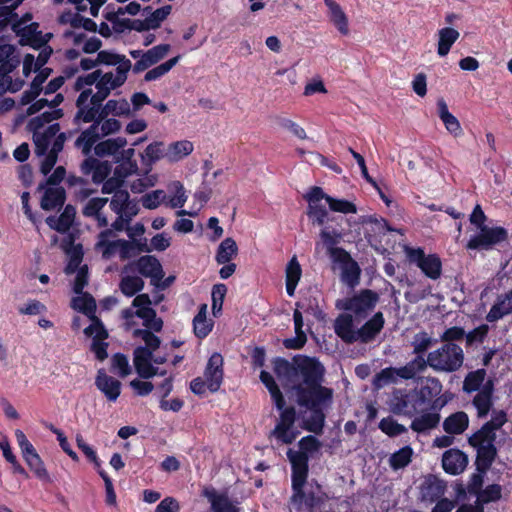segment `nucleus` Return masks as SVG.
Here are the masks:
<instances>
[{
    "label": "nucleus",
    "mask_w": 512,
    "mask_h": 512,
    "mask_svg": "<svg viewBox=\"0 0 512 512\" xmlns=\"http://www.w3.org/2000/svg\"><path fill=\"white\" fill-rule=\"evenodd\" d=\"M127 140L124 137L107 139L94 146V152L99 157L116 154L119 149L125 147Z\"/></svg>",
    "instance_id": "42"
},
{
    "label": "nucleus",
    "mask_w": 512,
    "mask_h": 512,
    "mask_svg": "<svg viewBox=\"0 0 512 512\" xmlns=\"http://www.w3.org/2000/svg\"><path fill=\"white\" fill-rule=\"evenodd\" d=\"M165 151L163 142H153L146 147L143 159L151 165L162 158L166 159Z\"/></svg>",
    "instance_id": "54"
},
{
    "label": "nucleus",
    "mask_w": 512,
    "mask_h": 512,
    "mask_svg": "<svg viewBox=\"0 0 512 512\" xmlns=\"http://www.w3.org/2000/svg\"><path fill=\"white\" fill-rule=\"evenodd\" d=\"M446 488V483L443 480L431 475L423 484L422 499L429 503L436 502L445 494Z\"/></svg>",
    "instance_id": "30"
},
{
    "label": "nucleus",
    "mask_w": 512,
    "mask_h": 512,
    "mask_svg": "<svg viewBox=\"0 0 512 512\" xmlns=\"http://www.w3.org/2000/svg\"><path fill=\"white\" fill-rule=\"evenodd\" d=\"M502 496V488L498 484L488 485L485 489H483L477 497L475 501V505H481L498 501Z\"/></svg>",
    "instance_id": "49"
},
{
    "label": "nucleus",
    "mask_w": 512,
    "mask_h": 512,
    "mask_svg": "<svg viewBox=\"0 0 512 512\" xmlns=\"http://www.w3.org/2000/svg\"><path fill=\"white\" fill-rule=\"evenodd\" d=\"M413 450L405 446L394 452L389 458V465L393 470H399L409 465L412 460Z\"/></svg>",
    "instance_id": "48"
},
{
    "label": "nucleus",
    "mask_w": 512,
    "mask_h": 512,
    "mask_svg": "<svg viewBox=\"0 0 512 512\" xmlns=\"http://www.w3.org/2000/svg\"><path fill=\"white\" fill-rule=\"evenodd\" d=\"M297 403L307 409L327 410L333 402V389L322 386L321 383L304 387L302 384L294 386Z\"/></svg>",
    "instance_id": "7"
},
{
    "label": "nucleus",
    "mask_w": 512,
    "mask_h": 512,
    "mask_svg": "<svg viewBox=\"0 0 512 512\" xmlns=\"http://www.w3.org/2000/svg\"><path fill=\"white\" fill-rule=\"evenodd\" d=\"M99 139L100 133L98 124L90 125L78 136L75 141V147L80 149L85 156H88Z\"/></svg>",
    "instance_id": "33"
},
{
    "label": "nucleus",
    "mask_w": 512,
    "mask_h": 512,
    "mask_svg": "<svg viewBox=\"0 0 512 512\" xmlns=\"http://www.w3.org/2000/svg\"><path fill=\"white\" fill-rule=\"evenodd\" d=\"M129 199L130 194L127 190L116 191L110 199V208L115 213H121Z\"/></svg>",
    "instance_id": "64"
},
{
    "label": "nucleus",
    "mask_w": 512,
    "mask_h": 512,
    "mask_svg": "<svg viewBox=\"0 0 512 512\" xmlns=\"http://www.w3.org/2000/svg\"><path fill=\"white\" fill-rule=\"evenodd\" d=\"M327 194L324 193L323 189L318 186H313L309 192L304 196L308 202L307 215L312 219L313 224L324 226L329 221L335 219L328 216V211L325 204L321 201H326Z\"/></svg>",
    "instance_id": "15"
},
{
    "label": "nucleus",
    "mask_w": 512,
    "mask_h": 512,
    "mask_svg": "<svg viewBox=\"0 0 512 512\" xmlns=\"http://www.w3.org/2000/svg\"><path fill=\"white\" fill-rule=\"evenodd\" d=\"M203 495L210 502L213 512H239L238 507L226 494H220L214 488H206Z\"/></svg>",
    "instance_id": "28"
},
{
    "label": "nucleus",
    "mask_w": 512,
    "mask_h": 512,
    "mask_svg": "<svg viewBox=\"0 0 512 512\" xmlns=\"http://www.w3.org/2000/svg\"><path fill=\"white\" fill-rule=\"evenodd\" d=\"M388 405L393 414L413 419L427 412L420 403L415 389L394 390Z\"/></svg>",
    "instance_id": "8"
},
{
    "label": "nucleus",
    "mask_w": 512,
    "mask_h": 512,
    "mask_svg": "<svg viewBox=\"0 0 512 512\" xmlns=\"http://www.w3.org/2000/svg\"><path fill=\"white\" fill-rule=\"evenodd\" d=\"M287 457L292 467V490H296L307 481L309 457L304 452L292 449L287 451Z\"/></svg>",
    "instance_id": "18"
},
{
    "label": "nucleus",
    "mask_w": 512,
    "mask_h": 512,
    "mask_svg": "<svg viewBox=\"0 0 512 512\" xmlns=\"http://www.w3.org/2000/svg\"><path fill=\"white\" fill-rule=\"evenodd\" d=\"M487 372L485 369H477L469 372L463 381L462 390L465 393L471 394L473 392H479L485 384Z\"/></svg>",
    "instance_id": "39"
},
{
    "label": "nucleus",
    "mask_w": 512,
    "mask_h": 512,
    "mask_svg": "<svg viewBox=\"0 0 512 512\" xmlns=\"http://www.w3.org/2000/svg\"><path fill=\"white\" fill-rule=\"evenodd\" d=\"M238 254V246L235 240L231 237L224 239L216 253V262L218 264H226L229 263L234 257Z\"/></svg>",
    "instance_id": "43"
},
{
    "label": "nucleus",
    "mask_w": 512,
    "mask_h": 512,
    "mask_svg": "<svg viewBox=\"0 0 512 512\" xmlns=\"http://www.w3.org/2000/svg\"><path fill=\"white\" fill-rule=\"evenodd\" d=\"M193 143L188 140H181L171 143L166 151V159L173 163L182 160L184 157L190 155L193 152Z\"/></svg>",
    "instance_id": "37"
},
{
    "label": "nucleus",
    "mask_w": 512,
    "mask_h": 512,
    "mask_svg": "<svg viewBox=\"0 0 512 512\" xmlns=\"http://www.w3.org/2000/svg\"><path fill=\"white\" fill-rule=\"evenodd\" d=\"M75 214V208L72 205H67L59 217L50 216L46 219V223L50 228L64 233L72 226Z\"/></svg>",
    "instance_id": "35"
},
{
    "label": "nucleus",
    "mask_w": 512,
    "mask_h": 512,
    "mask_svg": "<svg viewBox=\"0 0 512 512\" xmlns=\"http://www.w3.org/2000/svg\"><path fill=\"white\" fill-rule=\"evenodd\" d=\"M385 324L382 312H377L371 319L366 321L359 329H357V342L367 344L372 342L381 332Z\"/></svg>",
    "instance_id": "23"
},
{
    "label": "nucleus",
    "mask_w": 512,
    "mask_h": 512,
    "mask_svg": "<svg viewBox=\"0 0 512 512\" xmlns=\"http://www.w3.org/2000/svg\"><path fill=\"white\" fill-rule=\"evenodd\" d=\"M108 198H91L83 208V215L86 217H93L99 227H106L108 220L106 216L101 213L102 208L107 204Z\"/></svg>",
    "instance_id": "34"
},
{
    "label": "nucleus",
    "mask_w": 512,
    "mask_h": 512,
    "mask_svg": "<svg viewBox=\"0 0 512 512\" xmlns=\"http://www.w3.org/2000/svg\"><path fill=\"white\" fill-rule=\"evenodd\" d=\"M96 387L104 393L109 401H116L121 392V382L109 375L103 370H99L96 380Z\"/></svg>",
    "instance_id": "27"
},
{
    "label": "nucleus",
    "mask_w": 512,
    "mask_h": 512,
    "mask_svg": "<svg viewBox=\"0 0 512 512\" xmlns=\"http://www.w3.org/2000/svg\"><path fill=\"white\" fill-rule=\"evenodd\" d=\"M79 296L73 298L72 307L75 310H78L85 315H87L90 319L95 318L96 311V301L89 293L78 294Z\"/></svg>",
    "instance_id": "45"
},
{
    "label": "nucleus",
    "mask_w": 512,
    "mask_h": 512,
    "mask_svg": "<svg viewBox=\"0 0 512 512\" xmlns=\"http://www.w3.org/2000/svg\"><path fill=\"white\" fill-rule=\"evenodd\" d=\"M276 121L281 128L290 131L295 137L302 140L307 139L305 129L291 119L278 117Z\"/></svg>",
    "instance_id": "59"
},
{
    "label": "nucleus",
    "mask_w": 512,
    "mask_h": 512,
    "mask_svg": "<svg viewBox=\"0 0 512 512\" xmlns=\"http://www.w3.org/2000/svg\"><path fill=\"white\" fill-rule=\"evenodd\" d=\"M29 468L35 473V475L41 480H49L47 470L44 467L43 461L39 454L32 455L24 459Z\"/></svg>",
    "instance_id": "61"
},
{
    "label": "nucleus",
    "mask_w": 512,
    "mask_h": 512,
    "mask_svg": "<svg viewBox=\"0 0 512 512\" xmlns=\"http://www.w3.org/2000/svg\"><path fill=\"white\" fill-rule=\"evenodd\" d=\"M51 72L52 69L44 68L37 73L30 84V88L23 92L20 99V105H28L40 95L41 91L43 90L42 85L50 76Z\"/></svg>",
    "instance_id": "29"
},
{
    "label": "nucleus",
    "mask_w": 512,
    "mask_h": 512,
    "mask_svg": "<svg viewBox=\"0 0 512 512\" xmlns=\"http://www.w3.org/2000/svg\"><path fill=\"white\" fill-rule=\"evenodd\" d=\"M293 362L296 364V376L298 374L302 376L304 387L322 382L325 369L318 360L307 356H296Z\"/></svg>",
    "instance_id": "16"
},
{
    "label": "nucleus",
    "mask_w": 512,
    "mask_h": 512,
    "mask_svg": "<svg viewBox=\"0 0 512 512\" xmlns=\"http://www.w3.org/2000/svg\"><path fill=\"white\" fill-rule=\"evenodd\" d=\"M292 491L291 503L298 509L305 505L309 512H317L326 499V494L318 483H305Z\"/></svg>",
    "instance_id": "12"
},
{
    "label": "nucleus",
    "mask_w": 512,
    "mask_h": 512,
    "mask_svg": "<svg viewBox=\"0 0 512 512\" xmlns=\"http://www.w3.org/2000/svg\"><path fill=\"white\" fill-rule=\"evenodd\" d=\"M467 464L468 458L466 454L458 449H449L443 454V469L451 475H458L462 473Z\"/></svg>",
    "instance_id": "25"
},
{
    "label": "nucleus",
    "mask_w": 512,
    "mask_h": 512,
    "mask_svg": "<svg viewBox=\"0 0 512 512\" xmlns=\"http://www.w3.org/2000/svg\"><path fill=\"white\" fill-rule=\"evenodd\" d=\"M322 244L326 247L327 252L336 247L342 238V232L332 226H325L320 232Z\"/></svg>",
    "instance_id": "50"
},
{
    "label": "nucleus",
    "mask_w": 512,
    "mask_h": 512,
    "mask_svg": "<svg viewBox=\"0 0 512 512\" xmlns=\"http://www.w3.org/2000/svg\"><path fill=\"white\" fill-rule=\"evenodd\" d=\"M170 48L171 46L169 44H160L144 51L142 59L137 60L131 69L135 74L147 70L149 67L162 60L168 54Z\"/></svg>",
    "instance_id": "22"
},
{
    "label": "nucleus",
    "mask_w": 512,
    "mask_h": 512,
    "mask_svg": "<svg viewBox=\"0 0 512 512\" xmlns=\"http://www.w3.org/2000/svg\"><path fill=\"white\" fill-rule=\"evenodd\" d=\"M311 413L303 421V428L316 435H321L325 426L326 413L323 409H308Z\"/></svg>",
    "instance_id": "40"
},
{
    "label": "nucleus",
    "mask_w": 512,
    "mask_h": 512,
    "mask_svg": "<svg viewBox=\"0 0 512 512\" xmlns=\"http://www.w3.org/2000/svg\"><path fill=\"white\" fill-rule=\"evenodd\" d=\"M98 62L104 65H117L115 75L113 72H107L97 82L98 85L108 87L110 90L121 87L126 82L128 72L132 68L131 61L124 55L108 50L98 52Z\"/></svg>",
    "instance_id": "6"
},
{
    "label": "nucleus",
    "mask_w": 512,
    "mask_h": 512,
    "mask_svg": "<svg viewBox=\"0 0 512 512\" xmlns=\"http://www.w3.org/2000/svg\"><path fill=\"white\" fill-rule=\"evenodd\" d=\"M360 277V268L355 261L349 263L343 269L342 272V281L345 282L348 286L354 287L358 284Z\"/></svg>",
    "instance_id": "60"
},
{
    "label": "nucleus",
    "mask_w": 512,
    "mask_h": 512,
    "mask_svg": "<svg viewBox=\"0 0 512 512\" xmlns=\"http://www.w3.org/2000/svg\"><path fill=\"white\" fill-rule=\"evenodd\" d=\"M260 380L268 389L276 408L281 411L276 426L270 432V437H274L280 443L291 444L298 435V432L293 429L296 421V410L294 407L285 408V399L282 392L269 372L261 371Z\"/></svg>",
    "instance_id": "2"
},
{
    "label": "nucleus",
    "mask_w": 512,
    "mask_h": 512,
    "mask_svg": "<svg viewBox=\"0 0 512 512\" xmlns=\"http://www.w3.org/2000/svg\"><path fill=\"white\" fill-rule=\"evenodd\" d=\"M66 133L60 132V124L54 123L43 129L41 133L33 135L35 154L43 156L40 171L48 175L58 160V154L63 150Z\"/></svg>",
    "instance_id": "4"
},
{
    "label": "nucleus",
    "mask_w": 512,
    "mask_h": 512,
    "mask_svg": "<svg viewBox=\"0 0 512 512\" xmlns=\"http://www.w3.org/2000/svg\"><path fill=\"white\" fill-rule=\"evenodd\" d=\"M44 194L41 199V208L45 211H51L61 208L66 200V192L63 187L44 188Z\"/></svg>",
    "instance_id": "31"
},
{
    "label": "nucleus",
    "mask_w": 512,
    "mask_h": 512,
    "mask_svg": "<svg viewBox=\"0 0 512 512\" xmlns=\"http://www.w3.org/2000/svg\"><path fill=\"white\" fill-rule=\"evenodd\" d=\"M138 272L141 276L149 278L151 285L158 287L160 281L163 280L165 273L160 261L152 255H144L137 260L125 265L122 273Z\"/></svg>",
    "instance_id": "13"
},
{
    "label": "nucleus",
    "mask_w": 512,
    "mask_h": 512,
    "mask_svg": "<svg viewBox=\"0 0 512 512\" xmlns=\"http://www.w3.org/2000/svg\"><path fill=\"white\" fill-rule=\"evenodd\" d=\"M468 425V415L463 411H458L451 414L444 420L443 429L450 435H458L462 434L468 428Z\"/></svg>",
    "instance_id": "36"
},
{
    "label": "nucleus",
    "mask_w": 512,
    "mask_h": 512,
    "mask_svg": "<svg viewBox=\"0 0 512 512\" xmlns=\"http://www.w3.org/2000/svg\"><path fill=\"white\" fill-rule=\"evenodd\" d=\"M334 331L345 343L352 344L357 342V329L354 328L352 314H340L334 321Z\"/></svg>",
    "instance_id": "24"
},
{
    "label": "nucleus",
    "mask_w": 512,
    "mask_h": 512,
    "mask_svg": "<svg viewBox=\"0 0 512 512\" xmlns=\"http://www.w3.org/2000/svg\"><path fill=\"white\" fill-rule=\"evenodd\" d=\"M415 359L422 361L420 373L424 372L428 366L436 372L452 373L463 366L464 351L455 343H444L429 352L426 359L423 356H416Z\"/></svg>",
    "instance_id": "5"
},
{
    "label": "nucleus",
    "mask_w": 512,
    "mask_h": 512,
    "mask_svg": "<svg viewBox=\"0 0 512 512\" xmlns=\"http://www.w3.org/2000/svg\"><path fill=\"white\" fill-rule=\"evenodd\" d=\"M134 336L141 338L145 342V346L142 347L149 348L152 354L160 347V338L149 330L136 329L134 331Z\"/></svg>",
    "instance_id": "56"
},
{
    "label": "nucleus",
    "mask_w": 512,
    "mask_h": 512,
    "mask_svg": "<svg viewBox=\"0 0 512 512\" xmlns=\"http://www.w3.org/2000/svg\"><path fill=\"white\" fill-rule=\"evenodd\" d=\"M172 6L165 5L161 8L156 9L148 17H146L147 21L150 24L152 29H157L160 27L161 23L169 16L171 13Z\"/></svg>",
    "instance_id": "62"
},
{
    "label": "nucleus",
    "mask_w": 512,
    "mask_h": 512,
    "mask_svg": "<svg viewBox=\"0 0 512 512\" xmlns=\"http://www.w3.org/2000/svg\"><path fill=\"white\" fill-rule=\"evenodd\" d=\"M179 60H180V55L175 56V57L169 59L168 61L154 67L153 69L149 70L145 74L144 80L145 81H154L156 79H159L160 77H162L163 75L168 73L178 63Z\"/></svg>",
    "instance_id": "51"
},
{
    "label": "nucleus",
    "mask_w": 512,
    "mask_h": 512,
    "mask_svg": "<svg viewBox=\"0 0 512 512\" xmlns=\"http://www.w3.org/2000/svg\"><path fill=\"white\" fill-rule=\"evenodd\" d=\"M509 314H512V289L497 296L486 315V320L490 323L496 322Z\"/></svg>",
    "instance_id": "26"
},
{
    "label": "nucleus",
    "mask_w": 512,
    "mask_h": 512,
    "mask_svg": "<svg viewBox=\"0 0 512 512\" xmlns=\"http://www.w3.org/2000/svg\"><path fill=\"white\" fill-rule=\"evenodd\" d=\"M507 422V414L503 410H493L491 419L469 438V444L477 450V461L485 468H489L497 456L494 445L496 431Z\"/></svg>",
    "instance_id": "3"
},
{
    "label": "nucleus",
    "mask_w": 512,
    "mask_h": 512,
    "mask_svg": "<svg viewBox=\"0 0 512 512\" xmlns=\"http://www.w3.org/2000/svg\"><path fill=\"white\" fill-rule=\"evenodd\" d=\"M431 345L432 338L426 332H419L413 337V353L417 356H422V354L427 351Z\"/></svg>",
    "instance_id": "57"
},
{
    "label": "nucleus",
    "mask_w": 512,
    "mask_h": 512,
    "mask_svg": "<svg viewBox=\"0 0 512 512\" xmlns=\"http://www.w3.org/2000/svg\"><path fill=\"white\" fill-rule=\"evenodd\" d=\"M379 428L389 437H395L407 432V428L392 417L383 418L379 423Z\"/></svg>",
    "instance_id": "52"
},
{
    "label": "nucleus",
    "mask_w": 512,
    "mask_h": 512,
    "mask_svg": "<svg viewBox=\"0 0 512 512\" xmlns=\"http://www.w3.org/2000/svg\"><path fill=\"white\" fill-rule=\"evenodd\" d=\"M378 300L379 296L376 292L364 289L352 297L338 300L336 307L352 312L355 319H364L375 308Z\"/></svg>",
    "instance_id": "9"
},
{
    "label": "nucleus",
    "mask_w": 512,
    "mask_h": 512,
    "mask_svg": "<svg viewBox=\"0 0 512 512\" xmlns=\"http://www.w3.org/2000/svg\"><path fill=\"white\" fill-rule=\"evenodd\" d=\"M103 120L110 114L114 116H123L130 114V104L126 99L109 100L102 106Z\"/></svg>",
    "instance_id": "46"
},
{
    "label": "nucleus",
    "mask_w": 512,
    "mask_h": 512,
    "mask_svg": "<svg viewBox=\"0 0 512 512\" xmlns=\"http://www.w3.org/2000/svg\"><path fill=\"white\" fill-rule=\"evenodd\" d=\"M91 320L93 323L85 328V335L93 337V341H103L106 339L108 337V333L101 321L97 317Z\"/></svg>",
    "instance_id": "58"
},
{
    "label": "nucleus",
    "mask_w": 512,
    "mask_h": 512,
    "mask_svg": "<svg viewBox=\"0 0 512 512\" xmlns=\"http://www.w3.org/2000/svg\"><path fill=\"white\" fill-rule=\"evenodd\" d=\"M125 274L120 280L119 289L125 296L132 297L144 288L145 283L140 276Z\"/></svg>",
    "instance_id": "44"
},
{
    "label": "nucleus",
    "mask_w": 512,
    "mask_h": 512,
    "mask_svg": "<svg viewBox=\"0 0 512 512\" xmlns=\"http://www.w3.org/2000/svg\"><path fill=\"white\" fill-rule=\"evenodd\" d=\"M153 354L149 348L137 347L133 352V363L137 374L150 379L158 374V368L152 365Z\"/></svg>",
    "instance_id": "20"
},
{
    "label": "nucleus",
    "mask_w": 512,
    "mask_h": 512,
    "mask_svg": "<svg viewBox=\"0 0 512 512\" xmlns=\"http://www.w3.org/2000/svg\"><path fill=\"white\" fill-rule=\"evenodd\" d=\"M112 368L117 370L120 377H126L131 373V367L126 355L116 353L112 357Z\"/></svg>",
    "instance_id": "63"
},
{
    "label": "nucleus",
    "mask_w": 512,
    "mask_h": 512,
    "mask_svg": "<svg viewBox=\"0 0 512 512\" xmlns=\"http://www.w3.org/2000/svg\"><path fill=\"white\" fill-rule=\"evenodd\" d=\"M223 357L219 353H214L208 360L204 376L207 382V388L211 392H217L223 381Z\"/></svg>",
    "instance_id": "19"
},
{
    "label": "nucleus",
    "mask_w": 512,
    "mask_h": 512,
    "mask_svg": "<svg viewBox=\"0 0 512 512\" xmlns=\"http://www.w3.org/2000/svg\"><path fill=\"white\" fill-rule=\"evenodd\" d=\"M494 382L487 379L481 390L474 396L472 405L477 411L478 418H485L493 406Z\"/></svg>",
    "instance_id": "21"
},
{
    "label": "nucleus",
    "mask_w": 512,
    "mask_h": 512,
    "mask_svg": "<svg viewBox=\"0 0 512 512\" xmlns=\"http://www.w3.org/2000/svg\"><path fill=\"white\" fill-rule=\"evenodd\" d=\"M326 203L329 205V208L335 212H341L344 214L357 212L356 206L347 200L335 199L327 195Z\"/></svg>",
    "instance_id": "55"
},
{
    "label": "nucleus",
    "mask_w": 512,
    "mask_h": 512,
    "mask_svg": "<svg viewBox=\"0 0 512 512\" xmlns=\"http://www.w3.org/2000/svg\"><path fill=\"white\" fill-rule=\"evenodd\" d=\"M414 389L427 412L413 419L410 428L419 434L426 433L436 428L441 420L439 412L446 403L439 398L442 383L436 377H427L420 388Z\"/></svg>",
    "instance_id": "1"
},
{
    "label": "nucleus",
    "mask_w": 512,
    "mask_h": 512,
    "mask_svg": "<svg viewBox=\"0 0 512 512\" xmlns=\"http://www.w3.org/2000/svg\"><path fill=\"white\" fill-rule=\"evenodd\" d=\"M96 89L97 92L92 95L90 104L84 102L82 105L76 106L77 112L74 117L76 124L83 122L92 123L91 125L98 124L99 126L103 121L102 103L110 95L112 90L98 84H96Z\"/></svg>",
    "instance_id": "10"
},
{
    "label": "nucleus",
    "mask_w": 512,
    "mask_h": 512,
    "mask_svg": "<svg viewBox=\"0 0 512 512\" xmlns=\"http://www.w3.org/2000/svg\"><path fill=\"white\" fill-rule=\"evenodd\" d=\"M407 257L411 263L416 264L421 271L429 278L436 280L441 276L442 263L434 254L425 255L421 248H409Z\"/></svg>",
    "instance_id": "17"
},
{
    "label": "nucleus",
    "mask_w": 512,
    "mask_h": 512,
    "mask_svg": "<svg viewBox=\"0 0 512 512\" xmlns=\"http://www.w3.org/2000/svg\"><path fill=\"white\" fill-rule=\"evenodd\" d=\"M422 361L415 358L406 363V365L395 368L387 367L382 369L373 378V386L376 389H381L389 384L396 383L398 379L410 380L414 379L419 374V368Z\"/></svg>",
    "instance_id": "11"
},
{
    "label": "nucleus",
    "mask_w": 512,
    "mask_h": 512,
    "mask_svg": "<svg viewBox=\"0 0 512 512\" xmlns=\"http://www.w3.org/2000/svg\"><path fill=\"white\" fill-rule=\"evenodd\" d=\"M273 370L279 380L286 381L287 383L294 382L296 377L295 363L292 364L284 358L277 357L273 360Z\"/></svg>",
    "instance_id": "41"
},
{
    "label": "nucleus",
    "mask_w": 512,
    "mask_h": 512,
    "mask_svg": "<svg viewBox=\"0 0 512 512\" xmlns=\"http://www.w3.org/2000/svg\"><path fill=\"white\" fill-rule=\"evenodd\" d=\"M480 233L471 237L466 247L471 250H490L495 245L505 242L508 239V232L503 227L479 228Z\"/></svg>",
    "instance_id": "14"
},
{
    "label": "nucleus",
    "mask_w": 512,
    "mask_h": 512,
    "mask_svg": "<svg viewBox=\"0 0 512 512\" xmlns=\"http://www.w3.org/2000/svg\"><path fill=\"white\" fill-rule=\"evenodd\" d=\"M206 311L207 306L203 304L193 319L194 334L200 339L205 338L212 329V324L207 321Z\"/></svg>",
    "instance_id": "47"
},
{
    "label": "nucleus",
    "mask_w": 512,
    "mask_h": 512,
    "mask_svg": "<svg viewBox=\"0 0 512 512\" xmlns=\"http://www.w3.org/2000/svg\"><path fill=\"white\" fill-rule=\"evenodd\" d=\"M329 9V18L332 24L337 28L340 34L346 36L349 34L348 18L341 6L333 0H324Z\"/></svg>",
    "instance_id": "32"
},
{
    "label": "nucleus",
    "mask_w": 512,
    "mask_h": 512,
    "mask_svg": "<svg viewBox=\"0 0 512 512\" xmlns=\"http://www.w3.org/2000/svg\"><path fill=\"white\" fill-rule=\"evenodd\" d=\"M437 53L440 57L446 56L452 45L458 40L460 33L451 27H445L438 31Z\"/></svg>",
    "instance_id": "38"
},
{
    "label": "nucleus",
    "mask_w": 512,
    "mask_h": 512,
    "mask_svg": "<svg viewBox=\"0 0 512 512\" xmlns=\"http://www.w3.org/2000/svg\"><path fill=\"white\" fill-rule=\"evenodd\" d=\"M227 293V287L225 284H216L212 288V313L214 316L222 311V305L224 302L225 295Z\"/></svg>",
    "instance_id": "53"
}]
</instances>
